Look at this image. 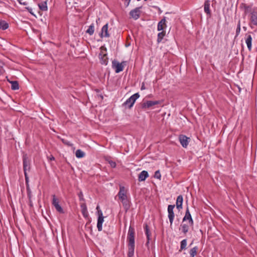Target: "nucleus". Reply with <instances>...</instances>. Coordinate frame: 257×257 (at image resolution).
I'll return each mask as SVG.
<instances>
[{
  "label": "nucleus",
  "instance_id": "36",
  "mask_svg": "<svg viewBox=\"0 0 257 257\" xmlns=\"http://www.w3.org/2000/svg\"><path fill=\"white\" fill-rule=\"evenodd\" d=\"M62 141L63 144H65L66 145H67L68 146H72L73 145V144L70 142H69L67 140H66L64 139H62Z\"/></svg>",
  "mask_w": 257,
  "mask_h": 257
},
{
  "label": "nucleus",
  "instance_id": "19",
  "mask_svg": "<svg viewBox=\"0 0 257 257\" xmlns=\"http://www.w3.org/2000/svg\"><path fill=\"white\" fill-rule=\"evenodd\" d=\"M103 221V216H98L97 219V227L99 231H101L102 230V223Z\"/></svg>",
  "mask_w": 257,
  "mask_h": 257
},
{
  "label": "nucleus",
  "instance_id": "32",
  "mask_svg": "<svg viewBox=\"0 0 257 257\" xmlns=\"http://www.w3.org/2000/svg\"><path fill=\"white\" fill-rule=\"evenodd\" d=\"M52 197H53V199H52V205L55 206L58 204H59V200L56 197V196L55 195H52Z\"/></svg>",
  "mask_w": 257,
  "mask_h": 257
},
{
  "label": "nucleus",
  "instance_id": "5",
  "mask_svg": "<svg viewBox=\"0 0 257 257\" xmlns=\"http://www.w3.org/2000/svg\"><path fill=\"white\" fill-rule=\"evenodd\" d=\"M125 64V61H122L119 63L117 61L114 60L112 62V67L115 70V73H118L123 70Z\"/></svg>",
  "mask_w": 257,
  "mask_h": 257
},
{
  "label": "nucleus",
  "instance_id": "13",
  "mask_svg": "<svg viewBox=\"0 0 257 257\" xmlns=\"http://www.w3.org/2000/svg\"><path fill=\"white\" fill-rule=\"evenodd\" d=\"M245 43L249 51L251 50L252 37L250 35L245 34Z\"/></svg>",
  "mask_w": 257,
  "mask_h": 257
},
{
  "label": "nucleus",
  "instance_id": "8",
  "mask_svg": "<svg viewBox=\"0 0 257 257\" xmlns=\"http://www.w3.org/2000/svg\"><path fill=\"white\" fill-rule=\"evenodd\" d=\"M175 208V205H169L168 206V218L170 223V225H172L174 219V213L173 210Z\"/></svg>",
  "mask_w": 257,
  "mask_h": 257
},
{
  "label": "nucleus",
  "instance_id": "46",
  "mask_svg": "<svg viewBox=\"0 0 257 257\" xmlns=\"http://www.w3.org/2000/svg\"><path fill=\"white\" fill-rule=\"evenodd\" d=\"M26 183H28L29 182V177L25 178Z\"/></svg>",
  "mask_w": 257,
  "mask_h": 257
},
{
  "label": "nucleus",
  "instance_id": "10",
  "mask_svg": "<svg viewBox=\"0 0 257 257\" xmlns=\"http://www.w3.org/2000/svg\"><path fill=\"white\" fill-rule=\"evenodd\" d=\"M141 8L142 7H138L131 11L130 15L133 19L136 20L140 18L141 13L140 10Z\"/></svg>",
  "mask_w": 257,
  "mask_h": 257
},
{
  "label": "nucleus",
  "instance_id": "34",
  "mask_svg": "<svg viewBox=\"0 0 257 257\" xmlns=\"http://www.w3.org/2000/svg\"><path fill=\"white\" fill-rule=\"evenodd\" d=\"M106 160L112 168H115L116 167V163L115 162L112 161L110 159H106Z\"/></svg>",
  "mask_w": 257,
  "mask_h": 257
},
{
  "label": "nucleus",
  "instance_id": "47",
  "mask_svg": "<svg viewBox=\"0 0 257 257\" xmlns=\"http://www.w3.org/2000/svg\"><path fill=\"white\" fill-rule=\"evenodd\" d=\"M96 209H97V210H98V209H99V206H97Z\"/></svg>",
  "mask_w": 257,
  "mask_h": 257
},
{
  "label": "nucleus",
  "instance_id": "21",
  "mask_svg": "<svg viewBox=\"0 0 257 257\" xmlns=\"http://www.w3.org/2000/svg\"><path fill=\"white\" fill-rule=\"evenodd\" d=\"M144 228H145V234L147 236V240H148L146 244H148L149 243V240L151 239L150 236H151V233L149 230V226L147 224H145Z\"/></svg>",
  "mask_w": 257,
  "mask_h": 257
},
{
  "label": "nucleus",
  "instance_id": "7",
  "mask_svg": "<svg viewBox=\"0 0 257 257\" xmlns=\"http://www.w3.org/2000/svg\"><path fill=\"white\" fill-rule=\"evenodd\" d=\"M179 140L182 146L185 148H187L190 141V138L183 135H180L179 136Z\"/></svg>",
  "mask_w": 257,
  "mask_h": 257
},
{
  "label": "nucleus",
  "instance_id": "6",
  "mask_svg": "<svg viewBox=\"0 0 257 257\" xmlns=\"http://www.w3.org/2000/svg\"><path fill=\"white\" fill-rule=\"evenodd\" d=\"M162 102V101L161 100H155V101H151V100H147L146 101H144L141 105L142 108L143 109H148L151 108L154 105H158L161 104Z\"/></svg>",
  "mask_w": 257,
  "mask_h": 257
},
{
  "label": "nucleus",
  "instance_id": "41",
  "mask_svg": "<svg viewBox=\"0 0 257 257\" xmlns=\"http://www.w3.org/2000/svg\"><path fill=\"white\" fill-rule=\"evenodd\" d=\"M22 0H19V2L20 3V4H22V5H27V3L26 2H21Z\"/></svg>",
  "mask_w": 257,
  "mask_h": 257
},
{
  "label": "nucleus",
  "instance_id": "17",
  "mask_svg": "<svg viewBox=\"0 0 257 257\" xmlns=\"http://www.w3.org/2000/svg\"><path fill=\"white\" fill-rule=\"evenodd\" d=\"M250 22L253 25H257V12L254 11L251 13Z\"/></svg>",
  "mask_w": 257,
  "mask_h": 257
},
{
  "label": "nucleus",
  "instance_id": "33",
  "mask_svg": "<svg viewBox=\"0 0 257 257\" xmlns=\"http://www.w3.org/2000/svg\"><path fill=\"white\" fill-rule=\"evenodd\" d=\"M56 210L59 213H64V211H63V208L61 207V206L59 204L56 205L54 206Z\"/></svg>",
  "mask_w": 257,
  "mask_h": 257
},
{
  "label": "nucleus",
  "instance_id": "37",
  "mask_svg": "<svg viewBox=\"0 0 257 257\" xmlns=\"http://www.w3.org/2000/svg\"><path fill=\"white\" fill-rule=\"evenodd\" d=\"M3 66H4V63L2 61L0 60V75L3 74L4 71Z\"/></svg>",
  "mask_w": 257,
  "mask_h": 257
},
{
  "label": "nucleus",
  "instance_id": "11",
  "mask_svg": "<svg viewBox=\"0 0 257 257\" xmlns=\"http://www.w3.org/2000/svg\"><path fill=\"white\" fill-rule=\"evenodd\" d=\"M23 164L24 171H30V163L27 155H25L23 157Z\"/></svg>",
  "mask_w": 257,
  "mask_h": 257
},
{
  "label": "nucleus",
  "instance_id": "31",
  "mask_svg": "<svg viewBox=\"0 0 257 257\" xmlns=\"http://www.w3.org/2000/svg\"><path fill=\"white\" fill-rule=\"evenodd\" d=\"M245 13L247 14L248 13H251L252 11L251 10V6L249 5H246L245 4L243 6Z\"/></svg>",
  "mask_w": 257,
  "mask_h": 257
},
{
  "label": "nucleus",
  "instance_id": "3",
  "mask_svg": "<svg viewBox=\"0 0 257 257\" xmlns=\"http://www.w3.org/2000/svg\"><path fill=\"white\" fill-rule=\"evenodd\" d=\"M139 97L140 94L139 93H136L133 94L127 99H126V100L123 103V105L127 106L128 108H131L132 107H133L135 101L138 98H139Z\"/></svg>",
  "mask_w": 257,
  "mask_h": 257
},
{
  "label": "nucleus",
  "instance_id": "16",
  "mask_svg": "<svg viewBox=\"0 0 257 257\" xmlns=\"http://www.w3.org/2000/svg\"><path fill=\"white\" fill-rule=\"evenodd\" d=\"M149 177V174L148 173L147 171H142L139 175V181L141 182V181H145L147 178H148Z\"/></svg>",
  "mask_w": 257,
  "mask_h": 257
},
{
  "label": "nucleus",
  "instance_id": "23",
  "mask_svg": "<svg viewBox=\"0 0 257 257\" xmlns=\"http://www.w3.org/2000/svg\"><path fill=\"white\" fill-rule=\"evenodd\" d=\"M9 24L5 21L0 20V29L5 30L8 29Z\"/></svg>",
  "mask_w": 257,
  "mask_h": 257
},
{
  "label": "nucleus",
  "instance_id": "45",
  "mask_svg": "<svg viewBox=\"0 0 257 257\" xmlns=\"http://www.w3.org/2000/svg\"><path fill=\"white\" fill-rule=\"evenodd\" d=\"M237 27H239V28H240V20L238 21Z\"/></svg>",
  "mask_w": 257,
  "mask_h": 257
},
{
  "label": "nucleus",
  "instance_id": "35",
  "mask_svg": "<svg viewBox=\"0 0 257 257\" xmlns=\"http://www.w3.org/2000/svg\"><path fill=\"white\" fill-rule=\"evenodd\" d=\"M154 177L160 180L161 179V175L159 170H157L155 172Z\"/></svg>",
  "mask_w": 257,
  "mask_h": 257
},
{
  "label": "nucleus",
  "instance_id": "15",
  "mask_svg": "<svg viewBox=\"0 0 257 257\" xmlns=\"http://www.w3.org/2000/svg\"><path fill=\"white\" fill-rule=\"evenodd\" d=\"M80 207L81 209V212L85 218H87L88 216V213L86 205L85 203H82L80 204Z\"/></svg>",
  "mask_w": 257,
  "mask_h": 257
},
{
  "label": "nucleus",
  "instance_id": "44",
  "mask_svg": "<svg viewBox=\"0 0 257 257\" xmlns=\"http://www.w3.org/2000/svg\"><path fill=\"white\" fill-rule=\"evenodd\" d=\"M24 175H25V178H28V174H27V171H24Z\"/></svg>",
  "mask_w": 257,
  "mask_h": 257
},
{
  "label": "nucleus",
  "instance_id": "2",
  "mask_svg": "<svg viewBox=\"0 0 257 257\" xmlns=\"http://www.w3.org/2000/svg\"><path fill=\"white\" fill-rule=\"evenodd\" d=\"M118 196L121 200V202L125 208L127 209L130 207L129 201L126 195L124 187H120L118 193Z\"/></svg>",
  "mask_w": 257,
  "mask_h": 257
},
{
  "label": "nucleus",
  "instance_id": "38",
  "mask_svg": "<svg viewBox=\"0 0 257 257\" xmlns=\"http://www.w3.org/2000/svg\"><path fill=\"white\" fill-rule=\"evenodd\" d=\"M78 197H79V200L80 201H84V198L83 197V193L81 191H80L78 194Z\"/></svg>",
  "mask_w": 257,
  "mask_h": 257
},
{
  "label": "nucleus",
  "instance_id": "27",
  "mask_svg": "<svg viewBox=\"0 0 257 257\" xmlns=\"http://www.w3.org/2000/svg\"><path fill=\"white\" fill-rule=\"evenodd\" d=\"M76 157L78 158H81L84 157L85 153L82 150L78 149L76 150L75 153Z\"/></svg>",
  "mask_w": 257,
  "mask_h": 257
},
{
  "label": "nucleus",
  "instance_id": "29",
  "mask_svg": "<svg viewBox=\"0 0 257 257\" xmlns=\"http://www.w3.org/2000/svg\"><path fill=\"white\" fill-rule=\"evenodd\" d=\"M94 32V26L93 24H92L89 26L88 29L86 31V33L89 34V35L91 36L93 34Z\"/></svg>",
  "mask_w": 257,
  "mask_h": 257
},
{
  "label": "nucleus",
  "instance_id": "22",
  "mask_svg": "<svg viewBox=\"0 0 257 257\" xmlns=\"http://www.w3.org/2000/svg\"><path fill=\"white\" fill-rule=\"evenodd\" d=\"M189 226H190V225L188 223V224H186V223H183V222H182V224L181 225V227L182 228V232L184 234H186L187 232H188V231L189 230Z\"/></svg>",
  "mask_w": 257,
  "mask_h": 257
},
{
  "label": "nucleus",
  "instance_id": "9",
  "mask_svg": "<svg viewBox=\"0 0 257 257\" xmlns=\"http://www.w3.org/2000/svg\"><path fill=\"white\" fill-rule=\"evenodd\" d=\"M187 221H188V223L190 225H193V220L190 213L189 208L188 207L186 208L185 216L183 218V222H184Z\"/></svg>",
  "mask_w": 257,
  "mask_h": 257
},
{
  "label": "nucleus",
  "instance_id": "1",
  "mask_svg": "<svg viewBox=\"0 0 257 257\" xmlns=\"http://www.w3.org/2000/svg\"><path fill=\"white\" fill-rule=\"evenodd\" d=\"M135 229L131 226H130L127 239L128 241V257H133L135 250Z\"/></svg>",
  "mask_w": 257,
  "mask_h": 257
},
{
  "label": "nucleus",
  "instance_id": "26",
  "mask_svg": "<svg viewBox=\"0 0 257 257\" xmlns=\"http://www.w3.org/2000/svg\"><path fill=\"white\" fill-rule=\"evenodd\" d=\"M187 246V239H184L181 241L180 243V248L179 251H181L182 250L186 248Z\"/></svg>",
  "mask_w": 257,
  "mask_h": 257
},
{
  "label": "nucleus",
  "instance_id": "40",
  "mask_svg": "<svg viewBox=\"0 0 257 257\" xmlns=\"http://www.w3.org/2000/svg\"><path fill=\"white\" fill-rule=\"evenodd\" d=\"M98 216H103L102 212L100 210H98Z\"/></svg>",
  "mask_w": 257,
  "mask_h": 257
},
{
  "label": "nucleus",
  "instance_id": "24",
  "mask_svg": "<svg viewBox=\"0 0 257 257\" xmlns=\"http://www.w3.org/2000/svg\"><path fill=\"white\" fill-rule=\"evenodd\" d=\"M40 9L43 11H46L48 9L47 2H44L38 4Z\"/></svg>",
  "mask_w": 257,
  "mask_h": 257
},
{
  "label": "nucleus",
  "instance_id": "14",
  "mask_svg": "<svg viewBox=\"0 0 257 257\" xmlns=\"http://www.w3.org/2000/svg\"><path fill=\"white\" fill-rule=\"evenodd\" d=\"M183 201V198L182 195H179L176 199V207L179 211L182 208V203Z\"/></svg>",
  "mask_w": 257,
  "mask_h": 257
},
{
  "label": "nucleus",
  "instance_id": "28",
  "mask_svg": "<svg viewBox=\"0 0 257 257\" xmlns=\"http://www.w3.org/2000/svg\"><path fill=\"white\" fill-rule=\"evenodd\" d=\"M198 247L195 246L190 250L189 253L191 256H195L197 254Z\"/></svg>",
  "mask_w": 257,
  "mask_h": 257
},
{
  "label": "nucleus",
  "instance_id": "12",
  "mask_svg": "<svg viewBox=\"0 0 257 257\" xmlns=\"http://www.w3.org/2000/svg\"><path fill=\"white\" fill-rule=\"evenodd\" d=\"M108 24L107 23L102 27L101 30V33L99 34L101 38L103 37L108 38L110 36V35L108 33Z\"/></svg>",
  "mask_w": 257,
  "mask_h": 257
},
{
  "label": "nucleus",
  "instance_id": "39",
  "mask_svg": "<svg viewBox=\"0 0 257 257\" xmlns=\"http://www.w3.org/2000/svg\"><path fill=\"white\" fill-rule=\"evenodd\" d=\"M240 28H239V27H237V28H236V36H237L239 33H240Z\"/></svg>",
  "mask_w": 257,
  "mask_h": 257
},
{
  "label": "nucleus",
  "instance_id": "48",
  "mask_svg": "<svg viewBox=\"0 0 257 257\" xmlns=\"http://www.w3.org/2000/svg\"><path fill=\"white\" fill-rule=\"evenodd\" d=\"M190 257H192V256H190ZM193 257H194V256H193Z\"/></svg>",
  "mask_w": 257,
  "mask_h": 257
},
{
  "label": "nucleus",
  "instance_id": "43",
  "mask_svg": "<svg viewBox=\"0 0 257 257\" xmlns=\"http://www.w3.org/2000/svg\"><path fill=\"white\" fill-rule=\"evenodd\" d=\"M48 158L50 160H54L55 159L54 157L52 155H51L50 157H48Z\"/></svg>",
  "mask_w": 257,
  "mask_h": 257
},
{
  "label": "nucleus",
  "instance_id": "20",
  "mask_svg": "<svg viewBox=\"0 0 257 257\" xmlns=\"http://www.w3.org/2000/svg\"><path fill=\"white\" fill-rule=\"evenodd\" d=\"M204 10L205 13L207 15H210L211 12L210 10V1L206 0L204 4Z\"/></svg>",
  "mask_w": 257,
  "mask_h": 257
},
{
  "label": "nucleus",
  "instance_id": "4",
  "mask_svg": "<svg viewBox=\"0 0 257 257\" xmlns=\"http://www.w3.org/2000/svg\"><path fill=\"white\" fill-rule=\"evenodd\" d=\"M101 52L99 54L100 63L102 64L106 65L108 63V58L106 53V48L103 46L100 47Z\"/></svg>",
  "mask_w": 257,
  "mask_h": 257
},
{
  "label": "nucleus",
  "instance_id": "30",
  "mask_svg": "<svg viewBox=\"0 0 257 257\" xmlns=\"http://www.w3.org/2000/svg\"><path fill=\"white\" fill-rule=\"evenodd\" d=\"M165 32L164 31H162L161 32H160L158 33V38H157V41L158 43H160L162 41V40H163L164 37L165 36Z\"/></svg>",
  "mask_w": 257,
  "mask_h": 257
},
{
  "label": "nucleus",
  "instance_id": "25",
  "mask_svg": "<svg viewBox=\"0 0 257 257\" xmlns=\"http://www.w3.org/2000/svg\"><path fill=\"white\" fill-rule=\"evenodd\" d=\"M11 89L12 90H18L19 88V83L17 81H11Z\"/></svg>",
  "mask_w": 257,
  "mask_h": 257
},
{
  "label": "nucleus",
  "instance_id": "18",
  "mask_svg": "<svg viewBox=\"0 0 257 257\" xmlns=\"http://www.w3.org/2000/svg\"><path fill=\"white\" fill-rule=\"evenodd\" d=\"M165 27H166V19L165 18H164L163 19L160 21L158 24L157 30L159 31L163 30Z\"/></svg>",
  "mask_w": 257,
  "mask_h": 257
},
{
  "label": "nucleus",
  "instance_id": "42",
  "mask_svg": "<svg viewBox=\"0 0 257 257\" xmlns=\"http://www.w3.org/2000/svg\"><path fill=\"white\" fill-rule=\"evenodd\" d=\"M141 89V90H144L146 89L145 84L144 83H143Z\"/></svg>",
  "mask_w": 257,
  "mask_h": 257
}]
</instances>
